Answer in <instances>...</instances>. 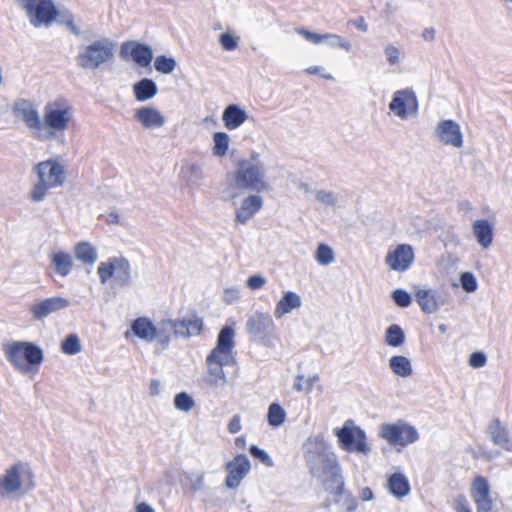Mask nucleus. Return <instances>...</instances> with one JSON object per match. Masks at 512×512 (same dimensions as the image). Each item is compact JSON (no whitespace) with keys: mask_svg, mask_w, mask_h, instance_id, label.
Wrapping results in <instances>:
<instances>
[{"mask_svg":"<svg viewBox=\"0 0 512 512\" xmlns=\"http://www.w3.org/2000/svg\"><path fill=\"white\" fill-rule=\"evenodd\" d=\"M419 102L416 92L411 87L398 89L393 92L388 104V114L401 121L417 116Z\"/></svg>","mask_w":512,"mask_h":512,"instance_id":"ddd939ff","label":"nucleus"},{"mask_svg":"<svg viewBox=\"0 0 512 512\" xmlns=\"http://www.w3.org/2000/svg\"><path fill=\"white\" fill-rule=\"evenodd\" d=\"M246 190H249L245 183L244 176L239 174L235 169L234 171L226 174L222 183L221 197L225 201H233L241 196Z\"/></svg>","mask_w":512,"mask_h":512,"instance_id":"c85d7f7f","label":"nucleus"},{"mask_svg":"<svg viewBox=\"0 0 512 512\" xmlns=\"http://www.w3.org/2000/svg\"><path fill=\"white\" fill-rule=\"evenodd\" d=\"M415 260L413 248L408 244L392 246L388 249L385 263L394 271L404 272Z\"/></svg>","mask_w":512,"mask_h":512,"instance_id":"5701e85b","label":"nucleus"},{"mask_svg":"<svg viewBox=\"0 0 512 512\" xmlns=\"http://www.w3.org/2000/svg\"><path fill=\"white\" fill-rule=\"evenodd\" d=\"M236 170L242 174L249 190L261 192L268 188L266 180V167L264 164L248 165V161H241Z\"/></svg>","mask_w":512,"mask_h":512,"instance_id":"aec40b11","label":"nucleus"},{"mask_svg":"<svg viewBox=\"0 0 512 512\" xmlns=\"http://www.w3.org/2000/svg\"><path fill=\"white\" fill-rule=\"evenodd\" d=\"M378 436L399 452L419 439L416 427L403 420L382 423L378 427Z\"/></svg>","mask_w":512,"mask_h":512,"instance_id":"9d476101","label":"nucleus"},{"mask_svg":"<svg viewBox=\"0 0 512 512\" xmlns=\"http://www.w3.org/2000/svg\"><path fill=\"white\" fill-rule=\"evenodd\" d=\"M488 432L496 445L506 449H512V445L509 443L508 433L499 420H493L489 424Z\"/></svg>","mask_w":512,"mask_h":512,"instance_id":"ea45409f","label":"nucleus"},{"mask_svg":"<svg viewBox=\"0 0 512 512\" xmlns=\"http://www.w3.org/2000/svg\"><path fill=\"white\" fill-rule=\"evenodd\" d=\"M42 115L41 141L64 144V135L75 122V110L70 101L61 97L47 101Z\"/></svg>","mask_w":512,"mask_h":512,"instance_id":"20e7f679","label":"nucleus"},{"mask_svg":"<svg viewBox=\"0 0 512 512\" xmlns=\"http://www.w3.org/2000/svg\"><path fill=\"white\" fill-rule=\"evenodd\" d=\"M170 323L171 329L168 332V342L172 336L189 338L197 336L203 329V322L195 315L185 316L181 319H166Z\"/></svg>","mask_w":512,"mask_h":512,"instance_id":"4be33fe9","label":"nucleus"},{"mask_svg":"<svg viewBox=\"0 0 512 512\" xmlns=\"http://www.w3.org/2000/svg\"><path fill=\"white\" fill-rule=\"evenodd\" d=\"M415 298L421 310L428 314L436 313L446 304L445 294L431 288L417 289Z\"/></svg>","mask_w":512,"mask_h":512,"instance_id":"bb28decb","label":"nucleus"},{"mask_svg":"<svg viewBox=\"0 0 512 512\" xmlns=\"http://www.w3.org/2000/svg\"><path fill=\"white\" fill-rule=\"evenodd\" d=\"M314 198L316 202L324 209L335 210L339 207L338 195L328 189H317L314 191Z\"/></svg>","mask_w":512,"mask_h":512,"instance_id":"79ce46f5","label":"nucleus"},{"mask_svg":"<svg viewBox=\"0 0 512 512\" xmlns=\"http://www.w3.org/2000/svg\"><path fill=\"white\" fill-rule=\"evenodd\" d=\"M385 62L389 67H399L406 58V53L402 45L398 43H388L383 47Z\"/></svg>","mask_w":512,"mask_h":512,"instance_id":"e433bc0d","label":"nucleus"},{"mask_svg":"<svg viewBox=\"0 0 512 512\" xmlns=\"http://www.w3.org/2000/svg\"><path fill=\"white\" fill-rule=\"evenodd\" d=\"M318 381L319 376L317 374H310L307 376L299 374L294 379L293 389L297 392L310 393Z\"/></svg>","mask_w":512,"mask_h":512,"instance_id":"a18cd8bd","label":"nucleus"},{"mask_svg":"<svg viewBox=\"0 0 512 512\" xmlns=\"http://www.w3.org/2000/svg\"><path fill=\"white\" fill-rule=\"evenodd\" d=\"M456 512H471V510L465 501L459 500L456 506Z\"/></svg>","mask_w":512,"mask_h":512,"instance_id":"774afa93","label":"nucleus"},{"mask_svg":"<svg viewBox=\"0 0 512 512\" xmlns=\"http://www.w3.org/2000/svg\"><path fill=\"white\" fill-rule=\"evenodd\" d=\"M242 430V420L239 415H233L227 424V431L230 434H237Z\"/></svg>","mask_w":512,"mask_h":512,"instance_id":"bf43d9fd","label":"nucleus"},{"mask_svg":"<svg viewBox=\"0 0 512 512\" xmlns=\"http://www.w3.org/2000/svg\"><path fill=\"white\" fill-rule=\"evenodd\" d=\"M245 327L251 337L267 347L273 346L276 339L273 333L274 322L267 312L257 311L253 313L248 318Z\"/></svg>","mask_w":512,"mask_h":512,"instance_id":"4468645a","label":"nucleus"},{"mask_svg":"<svg viewBox=\"0 0 512 512\" xmlns=\"http://www.w3.org/2000/svg\"><path fill=\"white\" fill-rule=\"evenodd\" d=\"M304 72L310 76H318L321 79L327 81H334V75L324 66L322 65H310L308 66Z\"/></svg>","mask_w":512,"mask_h":512,"instance_id":"864d4df0","label":"nucleus"},{"mask_svg":"<svg viewBox=\"0 0 512 512\" xmlns=\"http://www.w3.org/2000/svg\"><path fill=\"white\" fill-rule=\"evenodd\" d=\"M433 134L443 146L461 150L465 145V137L459 122L453 119H442L434 127Z\"/></svg>","mask_w":512,"mask_h":512,"instance_id":"2eb2a0df","label":"nucleus"},{"mask_svg":"<svg viewBox=\"0 0 512 512\" xmlns=\"http://www.w3.org/2000/svg\"><path fill=\"white\" fill-rule=\"evenodd\" d=\"M263 203V197L258 194L244 197L235 210L234 221L237 224H246L262 209Z\"/></svg>","mask_w":512,"mask_h":512,"instance_id":"cd10ccee","label":"nucleus"},{"mask_svg":"<svg viewBox=\"0 0 512 512\" xmlns=\"http://www.w3.org/2000/svg\"><path fill=\"white\" fill-rule=\"evenodd\" d=\"M150 393L151 395L153 396H157L160 394L161 392V382L158 381V380H153L151 383H150Z\"/></svg>","mask_w":512,"mask_h":512,"instance_id":"69168bd1","label":"nucleus"},{"mask_svg":"<svg viewBox=\"0 0 512 512\" xmlns=\"http://www.w3.org/2000/svg\"><path fill=\"white\" fill-rule=\"evenodd\" d=\"M76 259L88 265H94L98 260L96 248L89 242H80L74 248Z\"/></svg>","mask_w":512,"mask_h":512,"instance_id":"58836bf2","label":"nucleus"},{"mask_svg":"<svg viewBox=\"0 0 512 512\" xmlns=\"http://www.w3.org/2000/svg\"><path fill=\"white\" fill-rule=\"evenodd\" d=\"M250 454L260 461L262 464H264L268 468H272L274 466V462L271 458V456L263 449L256 445H252L250 447Z\"/></svg>","mask_w":512,"mask_h":512,"instance_id":"5fc2aeb1","label":"nucleus"},{"mask_svg":"<svg viewBox=\"0 0 512 512\" xmlns=\"http://www.w3.org/2000/svg\"><path fill=\"white\" fill-rule=\"evenodd\" d=\"M240 42V35L231 28H227L218 36V44L223 51L232 52L237 50Z\"/></svg>","mask_w":512,"mask_h":512,"instance_id":"a19ab883","label":"nucleus"},{"mask_svg":"<svg viewBox=\"0 0 512 512\" xmlns=\"http://www.w3.org/2000/svg\"><path fill=\"white\" fill-rule=\"evenodd\" d=\"M268 283V278L262 273H254L245 279V287L254 292L263 289Z\"/></svg>","mask_w":512,"mask_h":512,"instance_id":"603ef678","label":"nucleus"},{"mask_svg":"<svg viewBox=\"0 0 512 512\" xmlns=\"http://www.w3.org/2000/svg\"><path fill=\"white\" fill-rule=\"evenodd\" d=\"M226 471L225 486L236 489L251 470V462L244 454L236 455L224 466Z\"/></svg>","mask_w":512,"mask_h":512,"instance_id":"412c9836","label":"nucleus"},{"mask_svg":"<svg viewBox=\"0 0 512 512\" xmlns=\"http://www.w3.org/2000/svg\"><path fill=\"white\" fill-rule=\"evenodd\" d=\"M97 275L100 283L112 288L124 286L130 278L129 262L122 257H112L99 263Z\"/></svg>","mask_w":512,"mask_h":512,"instance_id":"f8f14e48","label":"nucleus"},{"mask_svg":"<svg viewBox=\"0 0 512 512\" xmlns=\"http://www.w3.org/2000/svg\"><path fill=\"white\" fill-rule=\"evenodd\" d=\"M314 258L319 265L329 266L335 262L336 255L329 245L320 243L315 250Z\"/></svg>","mask_w":512,"mask_h":512,"instance_id":"49530a36","label":"nucleus"},{"mask_svg":"<svg viewBox=\"0 0 512 512\" xmlns=\"http://www.w3.org/2000/svg\"><path fill=\"white\" fill-rule=\"evenodd\" d=\"M154 68L158 73L171 74L177 68V61L172 56L158 55L154 60Z\"/></svg>","mask_w":512,"mask_h":512,"instance_id":"09e8293b","label":"nucleus"},{"mask_svg":"<svg viewBox=\"0 0 512 512\" xmlns=\"http://www.w3.org/2000/svg\"><path fill=\"white\" fill-rule=\"evenodd\" d=\"M459 284L466 293H474L478 289V280L473 272L466 271L459 275Z\"/></svg>","mask_w":512,"mask_h":512,"instance_id":"3c124183","label":"nucleus"},{"mask_svg":"<svg viewBox=\"0 0 512 512\" xmlns=\"http://www.w3.org/2000/svg\"><path fill=\"white\" fill-rule=\"evenodd\" d=\"M115 43L109 38H101L85 46L77 56L78 65L84 69L95 70L102 64L111 62L115 57Z\"/></svg>","mask_w":512,"mask_h":512,"instance_id":"9b49d317","label":"nucleus"},{"mask_svg":"<svg viewBox=\"0 0 512 512\" xmlns=\"http://www.w3.org/2000/svg\"><path fill=\"white\" fill-rule=\"evenodd\" d=\"M303 305V297L298 291L283 289L275 302L273 316L277 320L283 319L287 315L300 311Z\"/></svg>","mask_w":512,"mask_h":512,"instance_id":"6ab92c4d","label":"nucleus"},{"mask_svg":"<svg viewBox=\"0 0 512 512\" xmlns=\"http://www.w3.org/2000/svg\"><path fill=\"white\" fill-rule=\"evenodd\" d=\"M249 119L246 108L240 104H229L222 113V122L227 130H236Z\"/></svg>","mask_w":512,"mask_h":512,"instance_id":"2f4dec72","label":"nucleus"},{"mask_svg":"<svg viewBox=\"0 0 512 512\" xmlns=\"http://www.w3.org/2000/svg\"><path fill=\"white\" fill-rule=\"evenodd\" d=\"M106 222L112 225H121L123 224V216L117 210H111L106 215Z\"/></svg>","mask_w":512,"mask_h":512,"instance_id":"052dcab7","label":"nucleus"},{"mask_svg":"<svg viewBox=\"0 0 512 512\" xmlns=\"http://www.w3.org/2000/svg\"><path fill=\"white\" fill-rule=\"evenodd\" d=\"M134 98L139 102H146L158 94L157 84L150 78H142L132 86Z\"/></svg>","mask_w":512,"mask_h":512,"instance_id":"c9c22d12","label":"nucleus"},{"mask_svg":"<svg viewBox=\"0 0 512 512\" xmlns=\"http://www.w3.org/2000/svg\"><path fill=\"white\" fill-rule=\"evenodd\" d=\"M237 322L234 319H227L217 337L216 346L208 354L205 364L206 373L204 382L210 388H218L227 382L225 366L234 362V345Z\"/></svg>","mask_w":512,"mask_h":512,"instance_id":"f03ea898","label":"nucleus"},{"mask_svg":"<svg viewBox=\"0 0 512 512\" xmlns=\"http://www.w3.org/2000/svg\"><path fill=\"white\" fill-rule=\"evenodd\" d=\"M180 176L190 189H197L206 178L204 165L198 161H187L181 167Z\"/></svg>","mask_w":512,"mask_h":512,"instance_id":"7c9ffc66","label":"nucleus"},{"mask_svg":"<svg viewBox=\"0 0 512 512\" xmlns=\"http://www.w3.org/2000/svg\"><path fill=\"white\" fill-rule=\"evenodd\" d=\"M231 138L227 132L218 131L212 136V155L216 158H224L229 151Z\"/></svg>","mask_w":512,"mask_h":512,"instance_id":"4c0bfd02","label":"nucleus"},{"mask_svg":"<svg viewBox=\"0 0 512 512\" xmlns=\"http://www.w3.org/2000/svg\"><path fill=\"white\" fill-rule=\"evenodd\" d=\"M390 373L396 377L408 379L414 375L412 360L403 354H394L387 360Z\"/></svg>","mask_w":512,"mask_h":512,"instance_id":"473e14b6","label":"nucleus"},{"mask_svg":"<svg viewBox=\"0 0 512 512\" xmlns=\"http://www.w3.org/2000/svg\"><path fill=\"white\" fill-rule=\"evenodd\" d=\"M247 441L246 436L240 435L235 438L234 445L239 449H244L246 447Z\"/></svg>","mask_w":512,"mask_h":512,"instance_id":"338daca9","label":"nucleus"},{"mask_svg":"<svg viewBox=\"0 0 512 512\" xmlns=\"http://www.w3.org/2000/svg\"><path fill=\"white\" fill-rule=\"evenodd\" d=\"M241 297V291L236 286L226 287L222 295V299L226 304L236 303L241 299Z\"/></svg>","mask_w":512,"mask_h":512,"instance_id":"6e6d98bb","label":"nucleus"},{"mask_svg":"<svg viewBox=\"0 0 512 512\" xmlns=\"http://www.w3.org/2000/svg\"><path fill=\"white\" fill-rule=\"evenodd\" d=\"M395 303L400 307H408L411 304L412 298L408 292L402 289H397L392 295Z\"/></svg>","mask_w":512,"mask_h":512,"instance_id":"4d7b16f0","label":"nucleus"},{"mask_svg":"<svg viewBox=\"0 0 512 512\" xmlns=\"http://www.w3.org/2000/svg\"><path fill=\"white\" fill-rule=\"evenodd\" d=\"M70 305V300L61 296L45 298L34 302L29 312L34 321H40L58 311L66 309Z\"/></svg>","mask_w":512,"mask_h":512,"instance_id":"b1692460","label":"nucleus"},{"mask_svg":"<svg viewBox=\"0 0 512 512\" xmlns=\"http://www.w3.org/2000/svg\"><path fill=\"white\" fill-rule=\"evenodd\" d=\"M36 487V472L33 464L26 459L10 463L0 475V498L19 500Z\"/></svg>","mask_w":512,"mask_h":512,"instance_id":"39448f33","label":"nucleus"},{"mask_svg":"<svg viewBox=\"0 0 512 512\" xmlns=\"http://www.w3.org/2000/svg\"><path fill=\"white\" fill-rule=\"evenodd\" d=\"M334 434L339 447L346 452L363 456H368L372 452L365 431L352 420H347L342 427L334 429Z\"/></svg>","mask_w":512,"mask_h":512,"instance_id":"1a4fd4ad","label":"nucleus"},{"mask_svg":"<svg viewBox=\"0 0 512 512\" xmlns=\"http://www.w3.org/2000/svg\"><path fill=\"white\" fill-rule=\"evenodd\" d=\"M435 37H436V29L433 28V27H426L423 29L422 33H421V38L423 39V41L425 42H433L435 40Z\"/></svg>","mask_w":512,"mask_h":512,"instance_id":"680f3d73","label":"nucleus"},{"mask_svg":"<svg viewBox=\"0 0 512 512\" xmlns=\"http://www.w3.org/2000/svg\"><path fill=\"white\" fill-rule=\"evenodd\" d=\"M173 403L175 409L183 413L191 412L196 406L194 397L187 392L177 393L174 396Z\"/></svg>","mask_w":512,"mask_h":512,"instance_id":"de8ad7c7","label":"nucleus"},{"mask_svg":"<svg viewBox=\"0 0 512 512\" xmlns=\"http://www.w3.org/2000/svg\"><path fill=\"white\" fill-rule=\"evenodd\" d=\"M487 363L486 355L483 352H474L469 357V365L472 368H482Z\"/></svg>","mask_w":512,"mask_h":512,"instance_id":"13d9d810","label":"nucleus"},{"mask_svg":"<svg viewBox=\"0 0 512 512\" xmlns=\"http://www.w3.org/2000/svg\"><path fill=\"white\" fill-rule=\"evenodd\" d=\"M170 329L171 325L166 319L154 323L148 317H139L131 322L130 328L125 332V338L130 339L133 336L146 343L156 342L165 346L169 343Z\"/></svg>","mask_w":512,"mask_h":512,"instance_id":"6e6552de","label":"nucleus"},{"mask_svg":"<svg viewBox=\"0 0 512 512\" xmlns=\"http://www.w3.org/2000/svg\"><path fill=\"white\" fill-rule=\"evenodd\" d=\"M120 57L125 61H133L140 68H147L153 60V51L147 44L126 41L120 47Z\"/></svg>","mask_w":512,"mask_h":512,"instance_id":"a211bd4d","label":"nucleus"},{"mask_svg":"<svg viewBox=\"0 0 512 512\" xmlns=\"http://www.w3.org/2000/svg\"><path fill=\"white\" fill-rule=\"evenodd\" d=\"M385 486L389 493L397 499H403L411 492L409 481L401 472L388 475Z\"/></svg>","mask_w":512,"mask_h":512,"instance_id":"72a5a7b5","label":"nucleus"},{"mask_svg":"<svg viewBox=\"0 0 512 512\" xmlns=\"http://www.w3.org/2000/svg\"><path fill=\"white\" fill-rule=\"evenodd\" d=\"M293 31L295 34L301 36L307 42L314 45L323 43L332 49H339L347 53L351 52L353 48L351 41L339 34L317 33L303 27H296Z\"/></svg>","mask_w":512,"mask_h":512,"instance_id":"f3484780","label":"nucleus"},{"mask_svg":"<svg viewBox=\"0 0 512 512\" xmlns=\"http://www.w3.org/2000/svg\"><path fill=\"white\" fill-rule=\"evenodd\" d=\"M471 495L476 503L478 512H491L492 499L490 497V487L484 478L477 477L472 482Z\"/></svg>","mask_w":512,"mask_h":512,"instance_id":"c756f323","label":"nucleus"},{"mask_svg":"<svg viewBox=\"0 0 512 512\" xmlns=\"http://www.w3.org/2000/svg\"><path fill=\"white\" fill-rule=\"evenodd\" d=\"M62 353L72 356L82 351V343L78 335L70 334L61 342Z\"/></svg>","mask_w":512,"mask_h":512,"instance_id":"8fccbe9b","label":"nucleus"},{"mask_svg":"<svg viewBox=\"0 0 512 512\" xmlns=\"http://www.w3.org/2000/svg\"><path fill=\"white\" fill-rule=\"evenodd\" d=\"M495 220L477 218L471 224V233L482 250H489L494 241Z\"/></svg>","mask_w":512,"mask_h":512,"instance_id":"a878e982","label":"nucleus"},{"mask_svg":"<svg viewBox=\"0 0 512 512\" xmlns=\"http://www.w3.org/2000/svg\"><path fill=\"white\" fill-rule=\"evenodd\" d=\"M134 119L146 130H157L166 124V116L154 105H144L134 110Z\"/></svg>","mask_w":512,"mask_h":512,"instance_id":"393cba45","label":"nucleus"},{"mask_svg":"<svg viewBox=\"0 0 512 512\" xmlns=\"http://www.w3.org/2000/svg\"><path fill=\"white\" fill-rule=\"evenodd\" d=\"M4 354L13 368L24 376L35 375L44 360L43 349L31 341H11L4 345Z\"/></svg>","mask_w":512,"mask_h":512,"instance_id":"423d86ee","label":"nucleus"},{"mask_svg":"<svg viewBox=\"0 0 512 512\" xmlns=\"http://www.w3.org/2000/svg\"><path fill=\"white\" fill-rule=\"evenodd\" d=\"M286 417V411L280 404L272 403L269 405L267 411V422L271 427H280L286 421Z\"/></svg>","mask_w":512,"mask_h":512,"instance_id":"c03bdc74","label":"nucleus"},{"mask_svg":"<svg viewBox=\"0 0 512 512\" xmlns=\"http://www.w3.org/2000/svg\"><path fill=\"white\" fill-rule=\"evenodd\" d=\"M50 263L53 270L62 277L69 275L75 266L72 255L63 250L54 251Z\"/></svg>","mask_w":512,"mask_h":512,"instance_id":"f704fd0d","label":"nucleus"},{"mask_svg":"<svg viewBox=\"0 0 512 512\" xmlns=\"http://www.w3.org/2000/svg\"><path fill=\"white\" fill-rule=\"evenodd\" d=\"M15 3L29 24L36 29L49 28L58 23L75 35L81 32L73 14L66 8H58L53 0H15Z\"/></svg>","mask_w":512,"mask_h":512,"instance_id":"7ed1b4c3","label":"nucleus"},{"mask_svg":"<svg viewBox=\"0 0 512 512\" xmlns=\"http://www.w3.org/2000/svg\"><path fill=\"white\" fill-rule=\"evenodd\" d=\"M304 451L307 462L324 488L336 498L343 496L347 510H354L357 501L351 493L345 491L341 466L336 454L328 450L325 440L320 436L309 437L304 443Z\"/></svg>","mask_w":512,"mask_h":512,"instance_id":"f257e3e1","label":"nucleus"},{"mask_svg":"<svg viewBox=\"0 0 512 512\" xmlns=\"http://www.w3.org/2000/svg\"><path fill=\"white\" fill-rule=\"evenodd\" d=\"M34 174L36 182L29 192L34 202L42 201L50 189L62 186L66 178L65 167L58 158H50L38 163L34 167Z\"/></svg>","mask_w":512,"mask_h":512,"instance_id":"0eeeda50","label":"nucleus"},{"mask_svg":"<svg viewBox=\"0 0 512 512\" xmlns=\"http://www.w3.org/2000/svg\"><path fill=\"white\" fill-rule=\"evenodd\" d=\"M360 498L362 501H371L374 498V494L370 488L364 487L360 491Z\"/></svg>","mask_w":512,"mask_h":512,"instance_id":"0e129e2a","label":"nucleus"},{"mask_svg":"<svg viewBox=\"0 0 512 512\" xmlns=\"http://www.w3.org/2000/svg\"><path fill=\"white\" fill-rule=\"evenodd\" d=\"M13 113L30 130L33 137L41 141L43 116L41 117L37 105L30 100L21 99L14 104Z\"/></svg>","mask_w":512,"mask_h":512,"instance_id":"dca6fc26","label":"nucleus"},{"mask_svg":"<svg viewBox=\"0 0 512 512\" xmlns=\"http://www.w3.org/2000/svg\"><path fill=\"white\" fill-rule=\"evenodd\" d=\"M135 512H156L155 509L146 502H140L135 506Z\"/></svg>","mask_w":512,"mask_h":512,"instance_id":"e2e57ef3","label":"nucleus"},{"mask_svg":"<svg viewBox=\"0 0 512 512\" xmlns=\"http://www.w3.org/2000/svg\"><path fill=\"white\" fill-rule=\"evenodd\" d=\"M384 342L393 348L401 347L405 342V334L401 327L397 324L390 325L385 331Z\"/></svg>","mask_w":512,"mask_h":512,"instance_id":"37998d69","label":"nucleus"}]
</instances>
